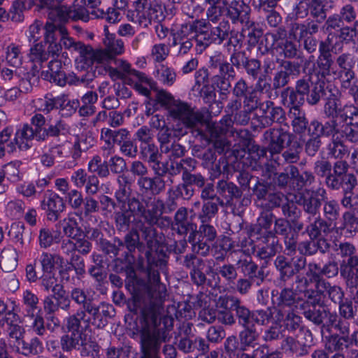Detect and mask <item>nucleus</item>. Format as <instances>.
Segmentation results:
<instances>
[{
	"instance_id": "nucleus-9",
	"label": "nucleus",
	"mask_w": 358,
	"mask_h": 358,
	"mask_svg": "<svg viewBox=\"0 0 358 358\" xmlns=\"http://www.w3.org/2000/svg\"><path fill=\"white\" fill-rule=\"evenodd\" d=\"M129 209L137 215H141L149 225L153 226L157 218L164 213V202L155 197H147L140 201L133 199L129 204Z\"/></svg>"
},
{
	"instance_id": "nucleus-5",
	"label": "nucleus",
	"mask_w": 358,
	"mask_h": 358,
	"mask_svg": "<svg viewBox=\"0 0 358 358\" xmlns=\"http://www.w3.org/2000/svg\"><path fill=\"white\" fill-rule=\"evenodd\" d=\"M169 112L171 117L178 122L174 129L182 136L187 133V129L196 128L203 120V115L199 111L180 101H174L169 108Z\"/></svg>"
},
{
	"instance_id": "nucleus-36",
	"label": "nucleus",
	"mask_w": 358,
	"mask_h": 358,
	"mask_svg": "<svg viewBox=\"0 0 358 358\" xmlns=\"http://www.w3.org/2000/svg\"><path fill=\"white\" fill-rule=\"evenodd\" d=\"M216 188L217 193L227 201H230L234 198H240L242 195L241 190L231 182L219 180Z\"/></svg>"
},
{
	"instance_id": "nucleus-29",
	"label": "nucleus",
	"mask_w": 358,
	"mask_h": 358,
	"mask_svg": "<svg viewBox=\"0 0 358 358\" xmlns=\"http://www.w3.org/2000/svg\"><path fill=\"white\" fill-rule=\"evenodd\" d=\"M289 106L291 107L287 116L291 122L293 131L299 134L304 133L308 124L305 111L300 108L301 105L290 104Z\"/></svg>"
},
{
	"instance_id": "nucleus-61",
	"label": "nucleus",
	"mask_w": 358,
	"mask_h": 358,
	"mask_svg": "<svg viewBox=\"0 0 358 358\" xmlns=\"http://www.w3.org/2000/svg\"><path fill=\"white\" fill-rule=\"evenodd\" d=\"M342 21L347 24H351L354 22V27L351 29L352 31H355L357 27H358V21L356 20L357 18V13L354 6L348 3L344 5L339 11V14H338Z\"/></svg>"
},
{
	"instance_id": "nucleus-33",
	"label": "nucleus",
	"mask_w": 358,
	"mask_h": 358,
	"mask_svg": "<svg viewBox=\"0 0 358 358\" xmlns=\"http://www.w3.org/2000/svg\"><path fill=\"white\" fill-rule=\"evenodd\" d=\"M79 145H73L71 141H65L60 145H55L50 148V152L56 154L59 158H66L69 156L73 159L79 158Z\"/></svg>"
},
{
	"instance_id": "nucleus-32",
	"label": "nucleus",
	"mask_w": 358,
	"mask_h": 358,
	"mask_svg": "<svg viewBox=\"0 0 358 358\" xmlns=\"http://www.w3.org/2000/svg\"><path fill=\"white\" fill-rule=\"evenodd\" d=\"M187 215V209L185 207L179 208L175 214L173 227L180 234H186L189 229H193V227L196 228L188 220Z\"/></svg>"
},
{
	"instance_id": "nucleus-41",
	"label": "nucleus",
	"mask_w": 358,
	"mask_h": 358,
	"mask_svg": "<svg viewBox=\"0 0 358 358\" xmlns=\"http://www.w3.org/2000/svg\"><path fill=\"white\" fill-rule=\"evenodd\" d=\"M264 239L266 241V245L259 248L257 251V255L262 259H267L276 253L277 240L274 234L271 231L268 232L266 237Z\"/></svg>"
},
{
	"instance_id": "nucleus-27",
	"label": "nucleus",
	"mask_w": 358,
	"mask_h": 358,
	"mask_svg": "<svg viewBox=\"0 0 358 358\" xmlns=\"http://www.w3.org/2000/svg\"><path fill=\"white\" fill-rule=\"evenodd\" d=\"M34 138L36 139V132L29 124H24L16 131L14 139H10V142L14 145V151L16 150L17 147L21 150L29 149Z\"/></svg>"
},
{
	"instance_id": "nucleus-24",
	"label": "nucleus",
	"mask_w": 358,
	"mask_h": 358,
	"mask_svg": "<svg viewBox=\"0 0 358 358\" xmlns=\"http://www.w3.org/2000/svg\"><path fill=\"white\" fill-rule=\"evenodd\" d=\"M118 71L122 74L126 80H131L135 79L140 82L146 83L151 88H154L156 83L147 75L141 71H137L131 67V64L122 59H113L112 60Z\"/></svg>"
},
{
	"instance_id": "nucleus-14",
	"label": "nucleus",
	"mask_w": 358,
	"mask_h": 358,
	"mask_svg": "<svg viewBox=\"0 0 358 358\" xmlns=\"http://www.w3.org/2000/svg\"><path fill=\"white\" fill-rule=\"evenodd\" d=\"M286 36V31L282 28H279L273 33H267L265 35L266 49L279 48L280 53L285 57L293 58L296 56L298 49L296 45L291 41L285 40L279 42Z\"/></svg>"
},
{
	"instance_id": "nucleus-19",
	"label": "nucleus",
	"mask_w": 358,
	"mask_h": 358,
	"mask_svg": "<svg viewBox=\"0 0 358 358\" xmlns=\"http://www.w3.org/2000/svg\"><path fill=\"white\" fill-rule=\"evenodd\" d=\"M41 209L45 211L48 219L51 221L58 220L59 215L64 211L65 204L62 198L52 191H47L41 202Z\"/></svg>"
},
{
	"instance_id": "nucleus-48",
	"label": "nucleus",
	"mask_w": 358,
	"mask_h": 358,
	"mask_svg": "<svg viewBox=\"0 0 358 358\" xmlns=\"http://www.w3.org/2000/svg\"><path fill=\"white\" fill-rule=\"evenodd\" d=\"M235 301L236 302V306H235L234 310L236 312L238 323L243 327L253 326V320H252L253 312L250 311L248 308L242 305L241 301Z\"/></svg>"
},
{
	"instance_id": "nucleus-50",
	"label": "nucleus",
	"mask_w": 358,
	"mask_h": 358,
	"mask_svg": "<svg viewBox=\"0 0 358 358\" xmlns=\"http://www.w3.org/2000/svg\"><path fill=\"white\" fill-rule=\"evenodd\" d=\"M62 231L66 237L73 240L80 236L82 232L76 218L71 216L63 220Z\"/></svg>"
},
{
	"instance_id": "nucleus-56",
	"label": "nucleus",
	"mask_w": 358,
	"mask_h": 358,
	"mask_svg": "<svg viewBox=\"0 0 358 358\" xmlns=\"http://www.w3.org/2000/svg\"><path fill=\"white\" fill-rule=\"evenodd\" d=\"M285 120V113L280 106H273L268 111V115L263 116L261 124L263 127H268L273 122L282 123Z\"/></svg>"
},
{
	"instance_id": "nucleus-8",
	"label": "nucleus",
	"mask_w": 358,
	"mask_h": 358,
	"mask_svg": "<svg viewBox=\"0 0 358 358\" xmlns=\"http://www.w3.org/2000/svg\"><path fill=\"white\" fill-rule=\"evenodd\" d=\"M22 301L25 306L24 319L31 321V327L38 336H43L45 332L44 318L41 308L38 306L39 299L31 290L26 289L22 295Z\"/></svg>"
},
{
	"instance_id": "nucleus-3",
	"label": "nucleus",
	"mask_w": 358,
	"mask_h": 358,
	"mask_svg": "<svg viewBox=\"0 0 358 358\" xmlns=\"http://www.w3.org/2000/svg\"><path fill=\"white\" fill-rule=\"evenodd\" d=\"M145 287L146 296L142 302L143 312L147 316L155 319L160 313L167 296L166 285L161 282L159 272L157 270L148 271V280Z\"/></svg>"
},
{
	"instance_id": "nucleus-37",
	"label": "nucleus",
	"mask_w": 358,
	"mask_h": 358,
	"mask_svg": "<svg viewBox=\"0 0 358 358\" xmlns=\"http://www.w3.org/2000/svg\"><path fill=\"white\" fill-rule=\"evenodd\" d=\"M318 294L322 298V294L326 292L329 299L336 303H341L344 296L341 288L337 285H331L329 282L321 281L318 283Z\"/></svg>"
},
{
	"instance_id": "nucleus-30",
	"label": "nucleus",
	"mask_w": 358,
	"mask_h": 358,
	"mask_svg": "<svg viewBox=\"0 0 358 358\" xmlns=\"http://www.w3.org/2000/svg\"><path fill=\"white\" fill-rule=\"evenodd\" d=\"M117 180L119 184V187L115 194L116 200L121 206L125 205L128 206L127 209L130 210L129 204L131 200L137 198L131 196V189L126 176L120 175L117 177Z\"/></svg>"
},
{
	"instance_id": "nucleus-52",
	"label": "nucleus",
	"mask_w": 358,
	"mask_h": 358,
	"mask_svg": "<svg viewBox=\"0 0 358 358\" xmlns=\"http://www.w3.org/2000/svg\"><path fill=\"white\" fill-rule=\"evenodd\" d=\"M299 292H294L292 289L285 288L277 296V304L279 306H292L294 305L301 296H298Z\"/></svg>"
},
{
	"instance_id": "nucleus-23",
	"label": "nucleus",
	"mask_w": 358,
	"mask_h": 358,
	"mask_svg": "<svg viewBox=\"0 0 358 358\" xmlns=\"http://www.w3.org/2000/svg\"><path fill=\"white\" fill-rule=\"evenodd\" d=\"M264 135L266 138L270 139L268 150L272 155L280 153L292 141V135L282 129H273L266 131Z\"/></svg>"
},
{
	"instance_id": "nucleus-2",
	"label": "nucleus",
	"mask_w": 358,
	"mask_h": 358,
	"mask_svg": "<svg viewBox=\"0 0 358 358\" xmlns=\"http://www.w3.org/2000/svg\"><path fill=\"white\" fill-rule=\"evenodd\" d=\"M325 80H321L320 75L310 73L296 82L295 90L286 88L281 93L284 106L290 104L302 106L305 99L311 106L316 105L324 94Z\"/></svg>"
},
{
	"instance_id": "nucleus-44",
	"label": "nucleus",
	"mask_w": 358,
	"mask_h": 358,
	"mask_svg": "<svg viewBox=\"0 0 358 358\" xmlns=\"http://www.w3.org/2000/svg\"><path fill=\"white\" fill-rule=\"evenodd\" d=\"M344 105L341 103L339 99L333 96L329 97L324 106V114L329 117H332L333 120H340V115L342 113Z\"/></svg>"
},
{
	"instance_id": "nucleus-17",
	"label": "nucleus",
	"mask_w": 358,
	"mask_h": 358,
	"mask_svg": "<svg viewBox=\"0 0 358 358\" xmlns=\"http://www.w3.org/2000/svg\"><path fill=\"white\" fill-rule=\"evenodd\" d=\"M71 16V8L66 5L55 6L51 9L48 13V21L45 24V31H46L48 24L53 27L52 34L56 35V31L59 34L66 33V29L63 26V23L68 21Z\"/></svg>"
},
{
	"instance_id": "nucleus-51",
	"label": "nucleus",
	"mask_w": 358,
	"mask_h": 358,
	"mask_svg": "<svg viewBox=\"0 0 358 358\" xmlns=\"http://www.w3.org/2000/svg\"><path fill=\"white\" fill-rule=\"evenodd\" d=\"M6 59L10 66H20L22 60L20 46L15 43L9 44L6 48Z\"/></svg>"
},
{
	"instance_id": "nucleus-28",
	"label": "nucleus",
	"mask_w": 358,
	"mask_h": 358,
	"mask_svg": "<svg viewBox=\"0 0 358 358\" xmlns=\"http://www.w3.org/2000/svg\"><path fill=\"white\" fill-rule=\"evenodd\" d=\"M237 268L250 280L257 279L259 285L264 279V272L255 264L250 256L241 257L236 263Z\"/></svg>"
},
{
	"instance_id": "nucleus-1",
	"label": "nucleus",
	"mask_w": 358,
	"mask_h": 358,
	"mask_svg": "<svg viewBox=\"0 0 358 358\" xmlns=\"http://www.w3.org/2000/svg\"><path fill=\"white\" fill-rule=\"evenodd\" d=\"M224 13L226 8L223 4H209L206 20H197L192 23L198 52H202L212 43L220 45L228 38L231 27L228 20L224 17Z\"/></svg>"
},
{
	"instance_id": "nucleus-22",
	"label": "nucleus",
	"mask_w": 358,
	"mask_h": 358,
	"mask_svg": "<svg viewBox=\"0 0 358 358\" xmlns=\"http://www.w3.org/2000/svg\"><path fill=\"white\" fill-rule=\"evenodd\" d=\"M194 30L192 24L182 25L181 28L176 32H172L173 44L176 48L177 52L180 55H184L193 47V38L195 39V35L189 37L190 31Z\"/></svg>"
},
{
	"instance_id": "nucleus-26",
	"label": "nucleus",
	"mask_w": 358,
	"mask_h": 358,
	"mask_svg": "<svg viewBox=\"0 0 358 358\" xmlns=\"http://www.w3.org/2000/svg\"><path fill=\"white\" fill-rule=\"evenodd\" d=\"M284 319L282 311L275 307H268L265 310L253 311V325L257 324L265 326L269 323L279 324Z\"/></svg>"
},
{
	"instance_id": "nucleus-60",
	"label": "nucleus",
	"mask_w": 358,
	"mask_h": 358,
	"mask_svg": "<svg viewBox=\"0 0 358 358\" xmlns=\"http://www.w3.org/2000/svg\"><path fill=\"white\" fill-rule=\"evenodd\" d=\"M13 322L11 321L6 322V333L10 344L13 343L14 345H20V342L24 337V329L20 325Z\"/></svg>"
},
{
	"instance_id": "nucleus-39",
	"label": "nucleus",
	"mask_w": 358,
	"mask_h": 358,
	"mask_svg": "<svg viewBox=\"0 0 358 358\" xmlns=\"http://www.w3.org/2000/svg\"><path fill=\"white\" fill-rule=\"evenodd\" d=\"M259 334L254 326L244 327V329L239 334V340L241 348L245 350L247 348H254Z\"/></svg>"
},
{
	"instance_id": "nucleus-53",
	"label": "nucleus",
	"mask_w": 358,
	"mask_h": 358,
	"mask_svg": "<svg viewBox=\"0 0 358 358\" xmlns=\"http://www.w3.org/2000/svg\"><path fill=\"white\" fill-rule=\"evenodd\" d=\"M10 304L11 309L8 310L7 304L0 299V317H3L6 322H8V321L17 322L20 320V316L17 314L18 306L16 301L13 300L10 301Z\"/></svg>"
},
{
	"instance_id": "nucleus-43",
	"label": "nucleus",
	"mask_w": 358,
	"mask_h": 358,
	"mask_svg": "<svg viewBox=\"0 0 358 358\" xmlns=\"http://www.w3.org/2000/svg\"><path fill=\"white\" fill-rule=\"evenodd\" d=\"M281 349L287 353L295 355L297 357L307 353L306 345L296 341L292 337H287L282 341Z\"/></svg>"
},
{
	"instance_id": "nucleus-25",
	"label": "nucleus",
	"mask_w": 358,
	"mask_h": 358,
	"mask_svg": "<svg viewBox=\"0 0 358 358\" xmlns=\"http://www.w3.org/2000/svg\"><path fill=\"white\" fill-rule=\"evenodd\" d=\"M313 282H315L311 278L299 274L296 276L294 287L295 292L302 294L311 303L315 305L320 302V297L318 294V289L312 287Z\"/></svg>"
},
{
	"instance_id": "nucleus-16",
	"label": "nucleus",
	"mask_w": 358,
	"mask_h": 358,
	"mask_svg": "<svg viewBox=\"0 0 358 358\" xmlns=\"http://www.w3.org/2000/svg\"><path fill=\"white\" fill-rule=\"evenodd\" d=\"M222 4L225 6L226 16L229 18L232 24L238 22L245 24L250 23V8L241 0H222Z\"/></svg>"
},
{
	"instance_id": "nucleus-4",
	"label": "nucleus",
	"mask_w": 358,
	"mask_h": 358,
	"mask_svg": "<svg viewBox=\"0 0 358 358\" xmlns=\"http://www.w3.org/2000/svg\"><path fill=\"white\" fill-rule=\"evenodd\" d=\"M52 30L53 27L48 24L43 40L34 43L29 49L28 59L36 69H41L50 57H57L62 51V45L57 41L56 35H53Z\"/></svg>"
},
{
	"instance_id": "nucleus-49",
	"label": "nucleus",
	"mask_w": 358,
	"mask_h": 358,
	"mask_svg": "<svg viewBox=\"0 0 358 358\" xmlns=\"http://www.w3.org/2000/svg\"><path fill=\"white\" fill-rule=\"evenodd\" d=\"M25 203L21 199L8 201L6 206V214L11 219L17 220L23 216Z\"/></svg>"
},
{
	"instance_id": "nucleus-21",
	"label": "nucleus",
	"mask_w": 358,
	"mask_h": 358,
	"mask_svg": "<svg viewBox=\"0 0 358 358\" xmlns=\"http://www.w3.org/2000/svg\"><path fill=\"white\" fill-rule=\"evenodd\" d=\"M129 132L126 129L112 130L104 127L101 130V140L105 143L103 150L107 155L112 152L115 144L122 145L129 140Z\"/></svg>"
},
{
	"instance_id": "nucleus-64",
	"label": "nucleus",
	"mask_w": 358,
	"mask_h": 358,
	"mask_svg": "<svg viewBox=\"0 0 358 358\" xmlns=\"http://www.w3.org/2000/svg\"><path fill=\"white\" fill-rule=\"evenodd\" d=\"M161 152L167 154L169 160L172 162L183 157L185 152V148L179 143H173L171 145H163Z\"/></svg>"
},
{
	"instance_id": "nucleus-15",
	"label": "nucleus",
	"mask_w": 358,
	"mask_h": 358,
	"mask_svg": "<svg viewBox=\"0 0 358 358\" xmlns=\"http://www.w3.org/2000/svg\"><path fill=\"white\" fill-rule=\"evenodd\" d=\"M66 328L70 334H64L60 338L61 348L64 352H71L73 350H79L80 347V355L83 357L88 356V344L83 339V334L79 331L80 328L71 329L69 327V317H66Z\"/></svg>"
},
{
	"instance_id": "nucleus-31",
	"label": "nucleus",
	"mask_w": 358,
	"mask_h": 358,
	"mask_svg": "<svg viewBox=\"0 0 358 358\" xmlns=\"http://www.w3.org/2000/svg\"><path fill=\"white\" fill-rule=\"evenodd\" d=\"M68 130L66 124L59 120L54 124H50L47 127H44V130H39L36 134V140L38 141H44L49 137H59L62 135H65Z\"/></svg>"
},
{
	"instance_id": "nucleus-20",
	"label": "nucleus",
	"mask_w": 358,
	"mask_h": 358,
	"mask_svg": "<svg viewBox=\"0 0 358 358\" xmlns=\"http://www.w3.org/2000/svg\"><path fill=\"white\" fill-rule=\"evenodd\" d=\"M141 342L143 354L155 355L159 350L162 343L165 342L164 333L158 329L144 328L141 333Z\"/></svg>"
},
{
	"instance_id": "nucleus-6",
	"label": "nucleus",
	"mask_w": 358,
	"mask_h": 358,
	"mask_svg": "<svg viewBox=\"0 0 358 358\" xmlns=\"http://www.w3.org/2000/svg\"><path fill=\"white\" fill-rule=\"evenodd\" d=\"M61 35V42L64 48L75 51L79 54V57L76 59L77 69L81 71H86V73L80 75L79 79L83 82H89L92 80L94 73L91 68L92 46L86 45L80 41H75L72 38L68 36L66 33Z\"/></svg>"
},
{
	"instance_id": "nucleus-62",
	"label": "nucleus",
	"mask_w": 358,
	"mask_h": 358,
	"mask_svg": "<svg viewBox=\"0 0 358 358\" xmlns=\"http://www.w3.org/2000/svg\"><path fill=\"white\" fill-rule=\"evenodd\" d=\"M43 30L45 31V25L38 20L34 22L29 27L26 31V36L29 43H38L43 35Z\"/></svg>"
},
{
	"instance_id": "nucleus-42",
	"label": "nucleus",
	"mask_w": 358,
	"mask_h": 358,
	"mask_svg": "<svg viewBox=\"0 0 358 358\" xmlns=\"http://www.w3.org/2000/svg\"><path fill=\"white\" fill-rule=\"evenodd\" d=\"M306 231L311 239H315L322 234L329 233L330 226L325 220L317 217L306 227Z\"/></svg>"
},
{
	"instance_id": "nucleus-11",
	"label": "nucleus",
	"mask_w": 358,
	"mask_h": 358,
	"mask_svg": "<svg viewBox=\"0 0 358 358\" xmlns=\"http://www.w3.org/2000/svg\"><path fill=\"white\" fill-rule=\"evenodd\" d=\"M88 327L90 324L101 329L106 324V320H103L99 311V307L92 302L85 306L84 309L79 308L75 314L69 316V327L77 329L80 327L81 322Z\"/></svg>"
},
{
	"instance_id": "nucleus-46",
	"label": "nucleus",
	"mask_w": 358,
	"mask_h": 358,
	"mask_svg": "<svg viewBox=\"0 0 358 358\" xmlns=\"http://www.w3.org/2000/svg\"><path fill=\"white\" fill-rule=\"evenodd\" d=\"M156 77L164 85L171 86L176 80V73L173 68L159 64L157 66Z\"/></svg>"
},
{
	"instance_id": "nucleus-34",
	"label": "nucleus",
	"mask_w": 358,
	"mask_h": 358,
	"mask_svg": "<svg viewBox=\"0 0 358 358\" xmlns=\"http://www.w3.org/2000/svg\"><path fill=\"white\" fill-rule=\"evenodd\" d=\"M137 184L141 189L145 192L150 191L152 194H158L165 188L164 180L159 176L154 178L141 177L137 181Z\"/></svg>"
},
{
	"instance_id": "nucleus-35",
	"label": "nucleus",
	"mask_w": 358,
	"mask_h": 358,
	"mask_svg": "<svg viewBox=\"0 0 358 358\" xmlns=\"http://www.w3.org/2000/svg\"><path fill=\"white\" fill-rule=\"evenodd\" d=\"M18 254L13 247L5 248L1 253L0 266L5 272L13 271L17 266Z\"/></svg>"
},
{
	"instance_id": "nucleus-45",
	"label": "nucleus",
	"mask_w": 358,
	"mask_h": 358,
	"mask_svg": "<svg viewBox=\"0 0 358 358\" xmlns=\"http://www.w3.org/2000/svg\"><path fill=\"white\" fill-rule=\"evenodd\" d=\"M349 336L332 335L327 338L325 342V349L329 352H342L348 347L349 343Z\"/></svg>"
},
{
	"instance_id": "nucleus-18",
	"label": "nucleus",
	"mask_w": 358,
	"mask_h": 358,
	"mask_svg": "<svg viewBox=\"0 0 358 358\" xmlns=\"http://www.w3.org/2000/svg\"><path fill=\"white\" fill-rule=\"evenodd\" d=\"M274 264L283 280H286L294 274L299 275L307 265L306 259L302 256L293 258L292 263H289L284 256L280 255L276 257Z\"/></svg>"
},
{
	"instance_id": "nucleus-12",
	"label": "nucleus",
	"mask_w": 358,
	"mask_h": 358,
	"mask_svg": "<svg viewBox=\"0 0 358 358\" xmlns=\"http://www.w3.org/2000/svg\"><path fill=\"white\" fill-rule=\"evenodd\" d=\"M208 67L210 70L219 69L220 75L213 76V80L221 90H227L229 83L227 80L226 76L228 78H234L236 73L226 57L221 52H213L209 57Z\"/></svg>"
},
{
	"instance_id": "nucleus-10",
	"label": "nucleus",
	"mask_w": 358,
	"mask_h": 358,
	"mask_svg": "<svg viewBox=\"0 0 358 358\" xmlns=\"http://www.w3.org/2000/svg\"><path fill=\"white\" fill-rule=\"evenodd\" d=\"M104 48L94 50L92 48V56L90 57L91 66L96 62L98 64H108L116 56L120 55L124 52V42L120 38H117L114 34L107 32L103 39Z\"/></svg>"
},
{
	"instance_id": "nucleus-57",
	"label": "nucleus",
	"mask_w": 358,
	"mask_h": 358,
	"mask_svg": "<svg viewBox=\"0 0 358 358\" xmlns=\"http://www.w3.org/2000/svg\"><path fill=\"white\" fill-rule=\"evenodd\" d=\"M127 207L128 206L125 205L121 206V211L115 213V218L116 225L120 230L127 229L131 222V217L137 215V214H135L132 211L127 209Z\"/></svg>"
},
{
	"instance_id": "nucleus-7",
	"label": "nucleus",
	"mask_w": 358,
	"mask_h": 358,
	"mask_svg": "<svg viewBox=\"0 0 358 358\" xmlns=\"http://www.w3.org/2000/svg\"><path fill=\"white\" fill-rule=\"evenodd\" d=\"M134 10L129 11L127 17L131 22L146 28L152 22H159L163 19L161 5L151 3L149 0H136Z\"/></svg>"
},
{
	"instance_id": "nucleus-59",
	"label": "nucleus",
	"mask_w": 358,
	"mask_h": 358,
	"mask_svg": "<svg viewBox=\"0 0 358 358\" xmlns=\"http://www.w3.org/2000/svg\"><path fill=\"white\" fill-rule=\"evenodd\" d=\"M321 245H325L327 246L324 240L320 239L315 241L314 239H312L309 241L300 243L298 245V250L301 254L305 255H312L315 254L318 249H320L322 252H324L325 250L322 248Z\"/></svg>"
},
{
	"instance_id": "nucleus-54",
	"label": "nucleus",
	"mask_w": 358,
	"mask_h": 358,
	"mask_svg": "<svg viewBox=\"0 0 358 358\" xmlns=\"http://www.w3.org/2000/svg\"><path fill=\"white\" fill-rule=\"evenodd\" d=\"M299 204L303 205L305 211L315 215L321 205L320 199L312 193L301 196L298 200Z\"/></svg>"
},
{
	"instance_id": "nucleus-13",
	"label": "nucleus",
	"mask_w": 358,
	"mask_h": 358,
	"mask_svg": "<svg viewBox=\"0 0 358 358\" xmlns=\"http://www.w3.org/2000/svg\"><path fill=\"white\" fill-rule=\"evenodd\" d=\"M336 250L343 257H349L348 263L343 266L341 273L351 287L358 285V257L354 255L355 248L350 243H341Z\"/></svg>"
},
{
	"instance_id": "nucleus-58",
	"label": "nucleus",
	"mask_w": 358,
	"mask_h": 358,
	"mask_svg": "<svg viewBox=\"0 0 358 358\" xmlns=\"http://www.w3.org/2000/svg\"><path fill=\"white\" fill-rule=\"evenodd\" d=\"M303 315L306 319L317 325L321 324L329 315H330L331 317H336L335 315H331L330 313L324 308H316L315 306H313L312 309L304 311Z\"/></svg>"
},
{
	"instance_id": "nucleus-55",
	"label": "nucleus",
	"mask_w": 358,
	"mask_h": 358,
	"mask_svg": "<svg viewBox=\"0 0 358 358\" xmlns=\"http://www.w3.org/2000/svg\"><path fill=\"white\" fill-rule=\"evenodd\" d=\"M88 170L92 173H96L99 177L105 178L109 175L108 164L106 162H102L99 155H95L88 164Z\"/></svg>"
},
{
	"instance_id": "nucleus-63",
	"label": "nucleus",
	"mask_w": 358,
	"mask_h": 358,
	"mask_svg": "<svg viewBox=\"0 0 358 358\" xmlns=\"http://www.w3.org/2000/svg\"><path fill=\"white\" fill-rule=\"evenodd\" d=\"M231 136L236 140H238L243 145H250L252 151H258L259 146L257 145L252 144V138L250 132L248 129H234L230 131Z\"/></svg>"
},
{
	"instance_id": "nucleus-40",
	"label": "nucleus",
	"mask_w": 358,
	"mask_h": 358,
	"mask_svg": "<svg viewBox=\"0 0 358 358\" xmlns=\"http://www.w3.org/2000/svg\"><path fill=\"white\" fill-rule=\"evenodd\" d=\"M20 345H21V348L17 347L18 351L25 356L37 355L43 350V343L37 337H34L29 341L22 339L20 342Z\"/></svg>"
},
{
	"instance_id": "nucleus-38",
	"label": "nucleus",
	"mask_w": 358,
	"mask_h": 358,
	"mask_svg": "<svg viewBox=\"0 0 358 358\" xmlns=\"http://www.w3.org/2000/svg\"><path fill=\"white\" fill-rule=\"evenodd\" d=\"M285 70L277 72L273 78V87L275 89L281 88L285 86L289 82V76L293 70L299 73V66L291 62H285L283 63Z\"/></svg>"
},
{
	"instance_id": "nucleus-47",
	"label": "nucleus",
	"mask_w": 358,
	"mask_h": 358,
	"mask_svg": "<svg viewBox=\"0 0 358 358\" xmlns=\"http://www.w3.org/2000/svg\"><path fill=\"white\" fill-rule=\"evenodd\" d=\"M340 121L347 125L358 126V108L352 103L344 104Z\"/></svg>"
}]
</instances>
